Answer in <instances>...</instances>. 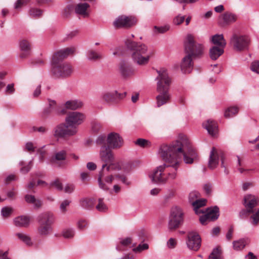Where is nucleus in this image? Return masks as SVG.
I'll return each mask as SVG.
<instances>
[{
	"label": "nucleus",
	"instance_id": "nucleus-1",
	"mask_svg": "<svg viewBox=\"0 0 259 259\" xmlns=\"http://www.w3.org/2000/svg\"><path fill=\"white\" fill-rule=\"evenodd\" d=\"M158 153L168 164H163L157 166L149 175L152 182L157 184H164L169 180H174L177 178L178 169L182 157L186 163L192 164L197 156L190 140L182 134L169 145H161Z\"/></svg>",
	"mask_w": 259,
	"mask_h": 259
},
{
	"label": "nucleus",
	"instance_id": "nucleus-2",
	"mask_svg": "<svg viewBox=\"0 0 259 259\" xmlns=\"http://www.w3.org/2000/svg\"><path fill=\"white\" fill-rule=\"evenodd\" d=\"M185 53L187 54L182 59L181 64V69L184 73H190L193 67L192 57L201 55L203 52L202 45L196 43L194 36L190 34H188L184 40Z\"/></svg>",
	"mask_w": 259,
	"mask_h": 259
},
{
	"label": "nucleus",
	"instance_id": "nucleus-3",
	"mask_svg": "<svg viewBox=\"0 0 259 259\" xmlns=\"http://www.w3.org/2000/svg\"><path fill=\"white\" fill-rule=\"evenodd\" d=\"M125 44L130 51L133 62L139 65L147 64L153 56V52L145 44L127 39Z\"/></svg>",
	"mask_w": 259,
	"mask_h": 259
},
{
	"label": "nucleus",
	"instance_id": "nucleus-4",
	"mask_svg": "<svg viewBox=\"0 0 259 259\" xmlns=\"http://www.w3.org/2000/svg\"><path fill=\"white\" fill-rule=\"evenodd\" d=\"M158 76L156 78L157 82V91L159 95L156 97V104L158 107L166 104L170 99V96L168 93L170 80L167 72L164 69L157 71Z\"/></svg>",
	"mask_w": 259,
	"mask_h": 259
},
{
	"label": "nucleus",
	"instance_id": "nucleus-5",
	"mask_svg": "<svg viewBox=\"0 0 259 259\" xmlns=\"http://www.w3.org/2000/svg\"><path fill=\"white\" fill-rule=\"evenodd\" d=\"M117 180H120L122 183L129 185L126 178L123 176L113 175L101 168L98 177V184L100 189L107 191L110 190L112 184Z\"/></svg>",
	"mask_w": 259,
	"mask_h": 259
},
{
	"label": "nucleus",
	"instance_id": "nucleus-6",
	"mask_svg": "<svg viewBox=\"0 0 259 259\" xmlns=\"http://www.w3.org/2000/svg\"><path fill=\"white\" fill-rule=\"evenodd\" d=\"M39 224L38 233L41 236L49 235L52 231V225L55 222L54 214L51 212H45L37 217Z\"/></svg>",
	"mask_w": 259,
	"mask_h": 259
},
{
	"label": "nucleus",
	"instance_id": "nucleus-7",
	"mask_svg": "<svg viewBox=\"0 0 259 259\" xmlns=\"http://www.w3.org/2000/svg\"><path fill=\"white\" fill-rule=\"evenodd\" d=\"M126 92L120 93L113 89L104 91L100 95V100L102 103L108 105L117 103L126 96Z\"/></svg>",
	"mask_w": 259,
	"mask_h": 259
},
{
	"label": "nucleus",
	"instance_id": "nucleus-8",
	"mask_svg": "<svg viewBox=\"0 0 259 259\" xmlns=\"http://www.w3.org/2000/svg\"><path fill=\"white\" fill-rule=\"evenodd\" d=\"M73 71L72 65L67 62L52 65V74L57 78L64 79L69 77Z\"/></svg>",
	"mask_w": 259,
	"mask_h": 259
},
{
	"label": "nucleus",
	"instance_id": "nucleus-9",
	"mask_svg": "<svg viewBox=\"0 0 259 259\" xmlns=\"http://www.w3.org/2000/svg\"><path fill=\"white\" fill-rule=\"evenodd\" d=\"M183 222V212L182 209L177 206L172 207L170 209L168 229L170 231L178 228Z\"/></svg>",
	"mask_w": 259,
	"mask_h": 259
},
{
	"label": "nucleus",
	"instance_id": "nucleus-10",
	"mask_svg": "<svg viewBox=\"0 0 259 259\" xmlns=\"http://www.w3.org/2000/svg\"><path fill=\"white\" fill-rule=\"evenodd\" d=\"M53 135L57 140L65 139L73 136L77 133V128L70 127L66 123H61L57 125L53 130Z\"/></svg>",
	"mask_w": 259,
	"mask_h": 259
},
{
	"label": "nucleus",
	"instance_id": "nucleus-11",
	"mask_svg": "<svg viewBox=\"0 0 259 259\" xmlns=\"http://www.w3.org/2000/svg\"><path fill=\"white\" fill-rule=\"evenodd\" d=\"M186 243L189 249L197 251L201 246V237L196 231H189L187 234Z\"/></svg>",
	"mask_w": 259,
	"mask_h": 259
},
{
	"label": "nucleus",
	"instance_id": "nucleus-12",
	"mask_svg": "<svg viewBox=\"0 0 259 259\" xmlns=\"http://www.w3.org/2000/svg\"><path fill=\"white\" fill-rule=\"evenodd\" d=\"M85 117V115L81 112H71L66 117L65 122L70 127L77 128L78 125L83 122Z\"/></svg>",
	"mask_w": 259,
	"mask_h": 259
},
{
	"label": "nucleus",
	"instance_id": "nucleus-13",
	"mask_svg": "<svg viewBox=\"0 0 259 259\" xmlns=\"http://www.w3.org/2000/svg\"><path fill=\"white\" fill-rule=\"evenodd\" d=\"M99 155L100 160L103 162V164L108 165L115 160V156L113 152L109 146L106 145L101 147Z\"/></svg>",
	"mask_w": 259,
	"mask_h": 259
},
{
	"label": "nucleus",
	"instance_id": "nucleus-14",
	"mask_svg": "<svg viewBox=\"0 0 259 259\" xmlns=\"http://www.w3.org/2000/svg\"><path fill=\"white\" fill-rule=\"evenodd\" d=\"M74 51L75 49L74 48H67L57 51L52 57V65L61 63V62H65L63 61L64 59L69 55L72 54Z\"/></svg>",
	"mask_w": 259,
	"mask_h": 259
},
{
	"label": "nucleus",
	"instance_id": "nucleus-15",
	"mask_svg": "<svg viewBox=\"0 0 259 259\" xmlns=\"http://www.w3.org/2000/svg\"><path fill=\"white\" fill-rule=\"evenodd\" d=\"M136 23L135 19L132 17H128L124 15L118 16L113 22V25L116 28H128Z\"/></svg>",
	"mask_w": 259,
	"mask_h": 259
},
{
	"label": "nucleus",
	"instance_id": "nucleus-16",
	"mask_svg": "<svg viewBox=\"0 0 259 259\" xmlns=\"http://www.w3.org/2000/svg\"><path fill=\"white\" fill-rule=\"evenodd\" d=\"M107 142L109 147L111 148L119 149L123 145V140L119 134L112 132L109 134L107 137Z\"/></svg>",
	"mask_w": 259,
	"mask_h": 259
},
{
	"label": "nucleus",
	"instance_id": "nucleus-17",
	"mask_svg": "<svg viewBox=\"0 0 259 259\" xmlns=\"http://www.w3.org/2000/svg\"><path fill=\"white\" fill-rule=\"evenodd\" d=\"M220 158L222 162V166L225 167L224 154L222 152H218L215 148H212L209 154L208 167L212 169L215 168L219 164Z\"/></svg>",
	"mask_w": 259,
	"mask_h": 259
},
{
	"label": "nucleus",
	"instance_id": "nucleus-18",
	"mask_svg": "<svg viewBox=\"0 0 259 259\" xmlns=\"http://www.w3.org/2000/svg\"><path fill=\"white\" fill-rule=\"evenodd\" d=\"M243 200L246 212L252 214L254 213L255 211H254V208L259 205V199L253 195L247 194L244 196Z\"/></svg>",
	"mask_w": 259,
	"mask_h": 259
},
{
	"label": "nucleus",
	"instance_id": "nucleus-19",
	"mask_svg": "<svg viewBox=\"0 0 259 259\" xmlns=\"http://www.w3.org/2000/svg\"><path fill=\"white\" fill-rule=\"evenodd\" d=\"M231 42L236 50L241 51L247 48L249 38L246 36L234 35L231 38Z\"/></svg>",
	"mask_w": 259,
	"mask_h": 259
},
{
	"label": "nucleus",
	"instance_id": "nucleus-20",
	"mask_svg": "<svg viewBox=\"0 0 259 259\" xmlns=\"http://www.w3.org/2000/svg\"><path fill=\"white\" fill-rule=\"evenodd\" d=\"M237 19V16L230 12H225L219 18V24L221 26H225L235 22Z\"/></svg>",
	"mask_w": 259,
	"mask_h": 259
},
{
	"label": "nucleus",
	"instance_id": "nucleus-21",
	"mask_svg": "<svg viewBox=\"0 0 259 259\" xmlns=\"http://www.w3.org/2000/svg\"><path fill=\"white\" fill-rule=\"evenodd\" d=\"M67 158V151L61 150L56 152L51 157V161L52 163L61 166L64 163Z\"/></svg>",
	"mask_w": 259,
	"mask_h": 259
},
{
	"label": "nucleus",
	"instance_id": "nucleus-22",
	"mask_svg": "<svg viewBox=\"0 0 259 259\" xmlns=\"http://www.w3.org/2000/svg\"><path fill=\"white\" fill-rule=\"evenodd\" d=\"M19 48L21 51L20 57L22 59L27 57L30 54L31 45L30 42L26 39H22L19 41Z\"/></svg>",
	"mask_w": 259,
	"mask_h": 259
},
{
	"label": "nucleus",
	"instance_id": "nucleus-23",
	"mask_svg": "<svg viewBox=\"0 0 259 259\" xmlns=\"http://www.w3.org/2000/svg\"><path fill=\"white\" fill-rule=\"evenodd\" d=\"M90 5L87 3H80L75 8V12L77 14L82 16L84 18L88 17L90 15Z\"/></svg>",
	"mask_w": 259,
	"mask_h": 259
},
{
	"label": "nucleus",
	"instance_id": "nucleus-24",
	"mask_svg": "<svg viewBox=\"0 0 259 259\" xmlns=\"http://www.w3.org/2000/svg\"><path fill=\"white\" fill-rule=\"evenodd\" d=\"M203 127L207 131L208 134L214 136L218 133V125L217 123L211 119L207 120L203 124Z\"/></svg>",
	"mask_w": 259,
	"mask_h": 259
},
{
	"label": "nucleus",
	"instance_id": "nucleus-25",
	"mask_svg": "<svg viewBox=\"0 0 259 259\" xmlns=\"http://www.w3.org/2000/svg\"><path fill=\"white\" fill-rule=\"evenodd\" d=\"M13 223L18 227H27L30 223V218L24 215L19 216L14 219Z\"/></svg>",
	"mask_w": 259,
	"mask_h": 259
},
{
	"label": "nucleus",
	"instance_id": "nucleus-26",
	"mask_svg": "<svg viewBox=\"0 0 259 259\" xmlns=\"http://www.w3.org/2000/svg\"><path fill=\"white\" fill-rule=\"evenodd\" d=\"M225 47L213 46L209 50V56L212 60H215L221 56L224 52Z\"/></svg>",
	"mask_w": 259,
	"mask_h": 259
},
{
	"label": "nucleus",
	"instance_id": "nucleus-27",
	"mask_svg": "<svg viewBox=\"0 0 259 259\" xmlns=\"http://www.w3.org/2000/svg\"><path fill=\"white\" fill-rule=\"evenodd\" d=\"M211 41L214 45L218 47H225L226 42L224 38L223 34H215L211 36Z\"/></svg>",
	"mask_w": 259,
	"mask_h": 259
},
{
	"label": "nucleus",
	"instance_id": "nucleus-28",
	"mask_svg": "<svg viewBox=\"0 0 259 259\" xmlns=\"http://www.w3.org/2000/svg\"><path fill=\"white\" fill-rule=\"evenodd\" d=\"M64 106L67 109L76 110L82 107L83 103L80 100H72L67 101Z\"/></svg>",
	"mask_w": 259,
	"mask_h": 259
},
{
	"label": "nucleus",
	"instance_id": "nucleus-29",
	"mask_svg": "<svg viewBox=\"0 0 259 259\" xmlns=\"http://www.w3.org/2000/svg\"><path fill=\"white\" fill-rule=\"evenodd\" d=\"M101 168L110 173L111 171H118L120 170L121 166L119 162H115L114 161L108 165L102 164Z\"/></svg>",
	"mask_w": 259,
	"mask_h": 259
},
{
	"label": "nucleus",
	"instance_id": "nucleus-30",
	"mask_svg": "<svg viewBox=\"0 0 259 259\" xmlns=\"http://www.w3.org/2000/svg\"><path fill=\"white\" fill-rule=\"evenodd\" d=\"M205 213L210 221L215 220L219 216V207L214 206L213 208H208L206 209Z\"/></svg>",
	"mask_w": 259,
	"mask_h": 259
},
{
	"label": "nucleus",
	"instance_id": "nucleus-31",
	"mask_svg": "<svg viewBox=\"0 0 259 259\" xmlns=\"http://www.w3.org/2000/svg\"><path fill=\"white\" fill-rule=\"evenodd\" d=\"M25 199L27 203L32 204L34 208H39L42 205L41 201L36 199L34 196L32 195H26Z\"/></svg>",
	"mask_w": 259,
	"mask_h": 259
},
{
	"label": "nucleus",
	"instance_id": "nucleus-32",
	"mask_svg": "<svg viewBox=\"0 0 259 259\" xmlns=\"http://www.w3.org/2000/svg\"><path fill=\"white\" fill-rule=\"evenodd\" d=\"M205 199H198L196 200L195 201L192 202V205L194 207V210L195 213L197 214L203 213L204 212L199 209L200 207L205 205Z\"/></svg>",
	"mask_w": 259,
	"mask_h": 259
},
{
	"label": "nucleus",
	"instance_id": "nucleus-33",
	"mask_svg": "<svg viewBox=\"0 0 259 259\" xmlns=\"http://www.w3.org/2000/svg\"><path fill=\"white\" fill-rule=\"evenodd\" d=\"M120 71L121 75L124 77L130 76L134 73V70L124 63H121Z\"/></svg>",
	"mask_w": 259,
	"mask_h": 259
},
{
	"label": "nucleus",
	"instance_id": "nucleus-34",
	"mask_svg": "<svg viewBox=\"0 0 259 259\" xmlns=\"http://www.w3.org/2000/svg\"><path fill=\"white\" fill-rule=\"evenodd\" d=\"M239 108L236 106L230 107L225 110L224 116L227 118L232 117L237 114Z\"/></svg>",
	"mask_w": 259,
	"mask_h": 259
},
{
	"label": "nucleus",
	"instance_id": "nucleus-35",
	"mask_svg": "<svg viewBox=\"0 0 259 259\" xmlns=\"http://www.w3.org/2000/svg\"><path fill=\"white\" fill-rule=\"evenodd\" d=\"M80 204L84 208L89 209L94 206V199L92 198H83L80 201Z\"/></svg>",
	"mask_w": 259,
	"mask_h": 259
},
{
	"label": "nucleus",
	"instance_id": "nucleus-36",
	"mask_svg": "<svg viewBox=\"0 0 259 259\" xmlns=\"http://www.w3.org/2000/svg\"><path fill=\"white\" fill-rule=\"evenodd\" d=\"M246 241L244 239L234 241L233 242V249L236 251H240L243 249L246 245Z\"/></svg>",
	"mask_w": 259,
	"mask_h": 259
},
{
	"label": "nucleus",
	"instance_id": "nucleus-37",
	"mask_svg": "<svg viewBox=\"0 0 259 259\" xmlns=\"http://www.w3.org/2000/svg\"><path fill=\"white\" fill-rule=\"evenodd\" d=\"M87 58L90 60H97L102 58V55L93 50H89L87 53Z\"/></svg>",
	"mask_w": 259,
	"mask_h": 259
},
{
	"label": "nucleus",
	"instance_id": "nucleus-38",
	"mask_svg": "<svg viewBox=\"0 0 259 259\" xmlns=\"http://www.w3.org/2000/svg\"><path fill=\"white\" fill-rule=\"evenodd\" d=\"M29 16L33 18H38L42 15V11L36 8H30L28 12Z\"/></svg>",
	"mask_w": 259,
	"mask_h": 259
},
{
	"label": "nucleus",
	"instance_id": "nucleus-39",
	"mask_svg": "<svg viewBox=\"0 0 259 259\" xmlns=\"http://www.w3.org/2000/svg\"><path fill=\"white\" fill-rule=\"evenodd\" d=\"M249 222L253 226H256L259 224V208L250 217Z\"/></svg>",
	"mask_w": 259,
	"mask_h": 259
},
{
	"label": "nucleus",
	"instance_id": "nucleus-40",
	"mask_svg": "<svg viewBox=\"0 0 259 259\" xmlns=\"http://www.w3.org/2000/svg\"><path fill=\"white\" fill-rule=\"evenodd\" d=\"M208 259H223L220 248L218 247L214 248Z\"/></svg>",
	"mask_w": 259,
	"mask_h": 259
},
{
	"label": "nucleus",
	"instance_id": "nucleus-41",
	"mask_svg": "<svg viewBox=\"0 0 259 259\" xmlns=\"http://www.w3.org/2000/svg\"><path fill=\"white\" fill-rule=\"evenodd\" d=\"M135 144L143 148L149 147L151 145V143L149 140L142 138L138 139L135 142Z\"/></svg>",
	"mask_w": 259,
	"mask_h": 259
},
{
	"label": "nucleus",
	"instance_id": "nucleus-42",
	"mask_svg": "<svg viewBox=\"0 0 259 259\" xmlns=\"http://www.w3.org/2000/svg\"><path fill=\"white\" fill-rule=\"evenodd\" d=\"M96 209L101 212H105L108 210V206L104 202L103 198H99L98 204L96 206Z\"/></svg>",
	"mask_w": 259,
	"mask_h": 259
},
{
	"label": "nucleus",
	"instance_id": "nucleus-43",
	"mask_svg": "<svg viewBox=\"0 0 259 259\" xmlns=\"http://www.w3.org/2000/svg\"><path fill=\"white\" fill-rule=\"evenodd\" d=\"M15 236L27 245H29L31 244L30 238L25 234L23 233H17L15 234Z\"/></svg>",
	"mask_w": 259,
	"mask_h": 259
},
{
	"label": "nucleus",
	"instance_id": "nucleus-44",
	"mask_svg": "<svg viewBox=\"0 0 259 259\" xmlns=\"http://www.w3.org/2000/svg\"><path fill=\"white\" fill-rule=\"evenodd\" d=\"M73 10V6L72 4L67 5V6L62 10V16L64 18H68L70 15Z\"/></svg>",
	"mask_w": 259,
	"mask_h": 259
},
{
	"label": "nucleus",
	"instance_id": "nucleus-45",
	"mask_svg": "<svg viewBox=\"0 0 259 259\" xmlns=\"http://www.w3.org/2000/svg\"><path fill=\"white\" fill-rule=\"evenodd\" d=\"M13 212V208L10 207L5 206L2 208L1 214L4 218H8L10 216Z\"/></svg>",
	"mask_w": 259,
	"mask_h": 259
},
{
	"label": "nucleus",
	"instance_id": "nucleus-46",
	"mask_svg": "<svg viewBox=\"0 0 259 259\" xmlns=\"http://www.w3.org/2000/svg\"><path fill=\"white\" fill-rule=\"evenodd\" d=\"M44 147L45 146H43L37 150V154L38 156L39 160L41 162L44 161L47 154V151L44 149Z\"/></svg>",
	"mask_w": 259,
	"mask_h": 259
},
{
	"label": "nucleus",
	"instance_id": "nucleus-47",
	"mask_svg": "<svg viewBox=\"0 0 259 259\" xmlns=\"http://www.w3.org/2000/svg\"><path fill=\"white\" fill-rule=\"evenodd\" d=\"M36 146L32 142H27L25 146V150L30 153H33L35 151Z\"/></svg>",
	"mask_w": 259,
	"mask_h": 259
},
{
	"label": "nucleus",
	"instance_id": "nucleus-48",
	"mask_svg": "<svg viewBox=\"0 0 259 259\" xmlns=\"http://www.w3.org/2000/svg\"><path fill=\"white\" fill-rule=\"evenodd\" d=\"M62 235L65 238H71L74 235V231L72 229H66L63 230Z\"/></svg>",
	"mask_w": 259,
	"mask_h": 259
},
{
	"label": "nucleus",
	"instance_id": "nucleus-49",
	"mask_svg": "<svg viewBox=\"0 0 259 259\" xmlns=\"http://www.w3.org/2000/svg\"><path fill=\"white\" fill-rule=\"evenodd\" d=\"M200 197V194L197 191H192L189 194V202L192 204L193 201L196 200H198V198Z\"/></svg>",
	"mask_w": 259,
	"mask_h": 259
},
{
	"label": "nucleus",
	"instance_id": "nucleus-50",
	"mask_svg": "<svg viewBox=\"0 0 259 259\" xmlns=\"http://www.w3.org/2000/svg\"><path fill=\"white\" fill-rule=\"evenodd\" d=\"M71 202L69 200H64L63 201L60 206V209L61 212L64 213L67 210V207L68 206Z\"/></svg>",
	"mask_w": 259,
	"mask_h": 259
},
{
	"label": "nucleus",
	"instance_id": "nucleus-51",
	"mask_svg": "<svg viewBox=\"0 0 259 259\" xmlns=\"http://www.w3.org/2000/svg\"><path fill=\"white\" fill-rule=\"evenodd\" d=\"M250 69L253 72L259 74V61L252 62L250 65Z\"/></svg>",
	"mask_w": 259,
	"mask_h": 259
},
{
	"label": "nucleus",
	"instance_id": "nucleus-52",
	"mask_svg": "<svg viewBox=\"0 0 259 259\" xmlns=\"http://www.w3.org/2000/svg\"><path fill=\"white\" fill-rule=\"evenodd\" d=\"M107 140V137L105 135H99L96 139V143L98 145H105L106 141Z\"/></svg>",
	"mask_w": 259,
	"mask_h": 259
},
{
	"label": "nucleus",
	"instance_id": "nucleus-53",
	"mask_svg": "<svg viewBox=\"0 0 259 259\" xmlns=\"http://www.w3.org/2000/svg\"><path fill=\"white\" fill-rule=\"evenodd\" d=\"M185 17L184 16L178 15L174 19V23L175 25H178L182 23L185 20Z\"/></svg>",
	"mask_w": 259,
	"mask_h": 259
},
{
	"label": "nucleus",
	"instance_id": "nucleus-54",
	"mask_svg": "<svg viewBox=\"0 0 259 259\" xmlns=\"http://www.w3.org/2000/svg\"><path fill=\"white\" fill-rule=\"evenodd\" d=\"M154 29L156 30L157 32L163 33L169 30V26L168 25H165L160 27L155 26Z\"/></svg>",
	"mask_w": 259,
	"mask_h": 259
},
{
	"label": "nucleus",
	"instance_id": "nucleus-55",
	"mask_svg": "<svg viewBox=\"0 0 259 259\" xmlns=\"http://www.w3.org/2000/svg\"><path fill=\"white\" fill-rule=\"evenodd\" d=\"M48 131V128L45 126H33L31 129V132H38L41 134H45Z\"/></svg>",
	"mask_w": 259,
	"mask_h": 259
},
{
	"label": "nucleus",
	"instance_id": "nucleus-56",
	"mask_svg": "<svg viewBox=\"0 0 259 259\" xmlns=\"http://www.w3.org/2000/svg\"><path fill=\"white\" fill-rule=\"evenodd\" d=\"M148 248V245L146 243L139 244L137 247L133 249L135 252H140L143 250L147 249Z\"/></svg>",
	"mask_w": 259,
	"mask_h": 259
},
{
	"label": "nucleus",
	"instance_id": "nucleus-57",
	"mask_svg": "<svg viewBox=\"0 0 259 259\" xmlns=\"http://www.w3.org/2000/svg\"><path fill=\"white\" fill-rule=\"evenodd\" d=\"M28 0H17L14 4V8L19 9L27 4Z\"/></svg>",
	"mask_w": 259,
	"mask_h": 259
},
{
	"label": "nucleus",
	"instance_id": "nucleus-58",
	"mask_svg": "<svg viewBox=\"0 0 259 259\" xmlns=\"http://www.w3.org/2000/svg\"><path fill=\"white\" fill-rule=\"evenodd\" d=\"M51 185L55 187L58 190H62L63 188L62 183L58 180H56L51 183Z\"/></svg>",
	"mask_w": 259,
	"mask_h": 259
},
{
	"label": "nucleus",
	"instance_id": "nucleus-59",
	"mask_svg": "<svg viewBox=\"0 0 259 259\" xmlns=\"http://www.w3.org/2000/svg\"><path fill=\"white\" fill-rule=\"evenodd\" d=\"M176 240L172 238H170L167 242V245L169 248H174L176 246Z\"/></svg>",
	"mask_w": 259,
	"mask_h": 259
},
{
	"label": "nucleus",
	"instance_id": "nucleus-60",
	"mask_svg": "<svg viewBox=\"0 0 259 259\" xmlns=\"http://www.w3.org/2000/svg\"><path fill=\"white\" fill-rule=\"evenodd\" d=\"M132 239L130 237H127L122 239L120 241V243L124 246H128L132 243Z\"/></svg>",
	"mask_w": 259,
	"mask_h": 259
},
{
	"label": "nucleus",
	"instance_id": "nucleus-61",
	"mask_svg": "<svg viewBox=\"0 0 259 259\" xmlns=\"http://www.w3.org/2000/svg\"><path fill=\"white\" fill-rule=\"evenodd\" d=\"M253 186V184L251 182H245L242 184V190L246 191Z\"/></svg>",
	"mask_w": 259,
	"mask_h": 259
},
{
	"label": "nucleus",
	"instance_id": "nucleus-62",
	"mask_svg": "<svg viewBox=\"0 0 259 259\" xmlns=\"http://www.w3.org/2000/svg\"><path fill=\"white\" fill-rule=\"evenodd\" d=\"M64 189L65 192L68 193H71L74 191V186L72 184H67L64 187Z\"/></svg>",
	"mask_w": 259,
	"mask_h": 259
},
{
	"label": "nucleus",
	"instance_id": "nucleus-63",
	"mask_svg": "<svg viewBox=\"0 0 259 259\" xmlns=\"http://www.w3.org/2000/svg\"><path fill=\"white\" fill-rule=\"evenodd\" d=\"M203 190L206 194L209 195L212 191V186L209 184H206L203 186Z\"/></svg>",
	"mask_w": 259,
	"mask_h": 259
},
{
	"label": "nucleus",
	"instance_id": "nucleus-64",
	"mask_svg": "<svg viewBox=\"0 0 259 259\" xmlns=\"http://www.w3.org/2000/svg\"><path fill=\"white\" fill-rule=\"evenodd\" d=\"M199 221L202 225H205L207 221H210L206 213L201 216L199 218Z\"/></svg>",
	"mask_w": 259,
	"mask_h": 259
}]
</instances>
